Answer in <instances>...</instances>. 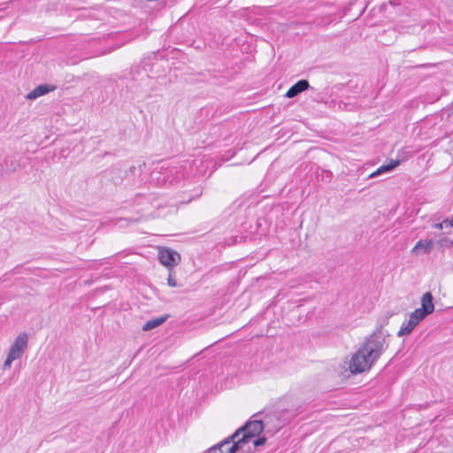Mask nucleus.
Listing matches in <instances>:
<instances>
[{
    "label": "nucleus",
    "mask_w": 453,
    "mask_h": 453,
    "mask_svg": "<svg viewBox=\"0 0 453 453\" xmlns=\"http://www.w3.org/2000/svg\"><path fill=\"white\" fill-rule=\"evenodd\" d=\"M385 342V337L380 333L371 334L352 356L349 366L350 372L356 374L370 369L384 352Z\"/></svg>",
    "instance_id": "nucleus-1"
},
{
    "label": "nucleus",
    "mask_w": 453,
    "mask_h": 453,
    "mask_svg": "<svg viewBox=\"0 0 453 453\" xmlns=\"http://www.w3.org/2000/svg\"><path fill=\"white\" fill-rule=\"evenodd\" d=\"M187 165L177 164L170 165L168 163H162L160 166L157 167L150 173V179L158 185H165L166 183H173L179 180L183 174V168Z\"/></svg>",
    "instance_id": "nucleus-2"
},
{
    "label": "nucleus",
    "mask_w": 453,
    "mask_h": 453,
    "mask_svg": "<svg viewBox=\"0 0 453 453\" xmlns=\"http://www.w3.org/2000/svg\"><path fill=\"white\" fill-rule=\"evenodd\" d=\"M433 296L430 292H426L421 297V307L416 309L411 313L410 317L418 325L427 315L434 311Z\"/></svg>",
    "instance_id": "nucleus-3"
},
{
    "label": "nucleus",
    "mask_w": 453,
    "mask_h": 453,
    "mask_svg": "<svg viewBox=\"0 0 453 453\" xmlns=\"http://www.w3.org/2000/svg\"><path fill=\"white\" fill-rule=\"evenodd\" d=\"M264 429V424L261 420H252L248 422L244 426H242L235 432L239 433V438L243 445L258 435Z\"/></svg>",
    "instance_id": "nucleus-4"
},
{
    "label": "nucleus",
    "mask_w": 453,
    "mask_h": 453,
    "mask_svg": "<svg viewBox=\"0 0 453 453\" xmlns=\"http://www.w3.org/2000/svg\"><path fill=\"white\" fill-rule=\"evenodd\" d=\"M160 263L167 267H173L180 261V255L170 248H163L158 252Z\"/></svg>",
    "instance_id": "nucleus-5"
},
{
    "label": "nucleus",
    "mask_w": 453,
    "mask_h": 453,
    "mask_svg": "<svg viewBox=\"0 0 453 453\" xmlns=\"http://www.w3.org/2000/svg\"><path fill=\"white\" fill-rule=\"evenodd\" d=\"M27 334H20L12 344L8 355L12 356V358H20L27 346Z\"/></svg>",
    "instance_id": "nucleus-6"
},
{
    "label": "nucleus",
    "mask_w": 453,
    "mask_h": 453,
    "mask_svg": "<svg viewBox=\"0 0 453 453\" xmlns=\"http://www.w3.org/2000/svg\"><path fill=\"white\" fill-rule=\"evenodd\" d=\"M310 87L308 81L300 80L296 83H295L286 93V97L293 98L298 96L300 93L305 91Z\"/></svg>",
    "instance_id": "nucleus-7"
},
{
    "label": "nucleus",
    "mask_w": 453,
    "mask_h": 453,
    "mask_svg": "<svg viewBox=\"0 0 453 453\" xmlns=\"http://www.w3.org/2000/svg\"><path fill=\"white\" fill-rule=\"evenodd\" d=\"M54 89H55L54 86H50L48 84H42V85H39L38 87H36L35 88H34L31 92H29L26 96V98H27L29 100H34V99H36V98H38Z\"/></svg>",
    "instance_id": "nucleus-8"
},
{
    "label": "nucleus",
    "mask_w": 453,
    "mask_h": 453,
    "mask_svg": "<svg viewBox=\"0 0 453 453\" xmlns=\"http://www.w3.org/2000/svg\"><path fill=\"white\" fill-rule=\"evenodd\" d=\"M224 441H227L228 443H227V446H223V450H222L223 453H225L224 451H228L227 449H231L232 446H234L235 452H237L239 449H242V447H243V443L242 442V441L239 438L238 432H234L232 435H230Z\"/></svg>",
    "instance_id": "nucleus-9"
},
{
    "label": "nucleus",
    "mask_w": 453,
    "mask_h": 453,
    "mask_svg": "<svg viewBox=\"0 0 453 453\" xmlns=\"http://www.w3.org/2000/svg\"><path fill=\"white\" fill-rule=\"evenodd\" d=\"M434 247L433 240H419L416 245L412 248V253H418L422 250L424 254H429Z\"/></svg>",
    "instance_id": "nucleus-10"
},
{
    "label": "nucleus",
    "mask_w": 453,
    "mask_h": 453,
    "mask_svg": "<svg viewBox=\"0 0 453 453\" xmlns=\"http://www.w3.org/2000/svg\"><path fill=\"white\" fill-rule=\"evenodd\" d=\"M417 323L410 317L407 321H404L397 333L398 336H405L410 334L417 326Z\"/></svg>",
    "instance_id": "nucleus-11"
},
{
    "label": "nucleus",
    "mask_w": 453,
    "mask_h": 453,
    "mask_svg": "<svg viewBox=\"0 0 453 453\" xmlns=\"http://www.w3.org/2000/svg\"><path fill=\"white\" fill-rule=\"evenodd\" d=\"M399 163L400 162L398 160H396V161H391L389 164L383 165L380 166L375 172L371 173L369 177L373 178V177L379 176L384 173H388V172L392 171L394 168H395L399 165Z\"/></svg>",
    "instance_id": "nucleus-12"
},
{
    "label": "nucleus",
    "mask_w": 453,
    "mask_h": 453,
    "mask_svg": "<svg viewBox=\"0 0 453 453\" xmlns=\"http://www.w3.org/2000/svg\"><path fill=\"white\" fill-rule=\"evenodd\" d=\"M167 315L163 317H158L153 319L148 320L143 326L142 330L143 331H150L153 328L157 327L158 326L162 325L167 319Z\"/></svg>",
    "instance_id": "nucleus-13"
},
{
    "label": "nucleus",
    "mask_w": 453,
    "mask_h": 453,
    "mask_svg": "<svg viewBox=\"0 0 453 453\" xmlns=\"http://www.w3.org/2000/svg\"><path fill=\"white\" fill-rule=\"evenodd\" d=\"M438 244L441 248L449 249V248L453 247V239L451 240L447 237L441 238L438 241Z\"/></svg>",
    "instance_id": "nucleus-14"
},
{
    "label": "nucleus",
    "mask_w": 453,
    "mask_h": 453,
    "mask_svg": "<svg viewBox=\"0 0 453 453\" xmlns=\"http://www.w3.org/2000/svg\"><path fill=\"white\" fill-rule=\"evenodd\" d=\"M16 360V358L12 357V356L8 355L6 360L4 363V369L10 368L12 365V363Z\"/></svg>",
    "instance_id": "nucleus-15"
},
{
    "label": "nucleus",
    "mask_w": 453,
    "mask_h": 453,
    "mask_svg": "<svg viewBox=\"0 0 453 453\" xmlns=\"http://www.w3.org/2000/svg\"><path fill=\"white\" fill-rule=\"evenodd\" d=\"M167 283L170 287H177L178 286L175 278L171 273H169V276L167 278Z\"/></svg>",
    "instance_id": "nucleus-16"
},
{
    "label": "nucleus",
    "mask_w": 453,
    "mask_h": 453,
    "mask_svg": "<svg viewBox=\"0 0 453 453\" xmlns=\"http://www.w3.org/2000/svg\"><path fill=\"white\" fill-rule=\"evenodd\" d=\"M265 441L266 440L265 437H259L253 441V444L255 447L261 446V445L265 444Z\"/></svg>",
    "instance_id": "nucleus-17"
},
{
    "label": "nucleus",
    "mask_w": 453,
    "mask_h": 453,
    "mask_svg": "<svg viewBox=\"0 0 453 453\" xmlns=\"http://www.w3.org/2000/svg\"><path fill=\"white\" fill-rule=\"evenodd\" d=\"M444 227H453V218L452 219H445L443 220Z\"/></svg>",
    "instance_id": "nucleus-18"
},
{
    "label": "nucleus",
    "mask_w": 453,
    "mask_h": 453,
    "mask_svg": "<svg viewBox=\"0 0 453 453\" xmlns=\"http://www.w3.org/2000/svg\"><path fill=\"white\" fill-rule=\"evenodd\" d=\"M433 227L436 229H442L444 227V223L443 221L440 223H435L433 225Z\"/></svg>",
    "instance_id": "nucleus-19"
}]
</instances>
